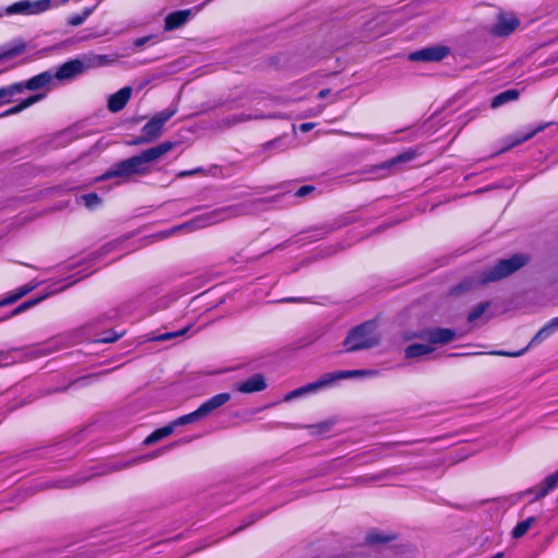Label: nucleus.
I'll list each match as a JSON object with an SVG mask.
<instances>
[{"instance_id":"obj_1","label":"nucleus","mask_w":558,"mask_h":558,"mask_svg":"<svg viewBox=\"0 0 558 558\" xmlns=\"http://www.w3.org/2000/svg\"><path fill=\"white\" fill-rule=\"evenodd\" d=\"M174 147L171 142H163L155 147L142 151L140 155L133 156L113 165L100 179L109 180L112 178L128 179L133 174H147L150 172L149 165L160 159L163 155Z\"/></svg>"},{"instance_id":"obj_2","label":"nucleus","mask_w":558,"mask_h":558,"mask_svg":"<svg viewBox=\"0 0 558 558\" xmlns=\"http://www.w3.org/2000/svg\"><path fill=\"white\" fill-rule=\"evenodd\" d=\"M248 211L250 206L246 204H238L217 208L215 210L199 215L192 219L191 221L171 229L170 231H168V234H171L178 230L193 231L196 229L206 228L218 222L225 221L227 219H230L232 217L245 215Z\"/></svg>"},{"instance_id":"obj_3","label":"nucleus","mask_w":558,"mask_h":558,"mask_svg":"<svg viewBox=\"0 0 558 558\" xmlns=\"http://www.w3.org/2000/svg\"><path fill=\"white\" fill-rule=\"evenodd\" d=\"M376 374L375 371H365V369H356V371H339L333 373L324 374L318 380L306 384L298 389H294L286 395L284 401H291L293 399L316 393L327 387H330L336 381L341 379H348L352 377H366L374 376Z\"/></svg>"},{"instance_id":"obj_4","label":"nucleus","mask_w":558,"mask_h":558,"mask_svg":"<svg viewBox=\"0 0 558 558\" xmlns=\"http://www.w3.org/2000/svg\"><path fill=\"white\" fill-rule=\"evenodd\" d=\"M456 333L449 328H436L421 332L416 337L426 340L428 343H414L409 345L405 351L407 359L421 357L434 351L433 344H444L453 340Z\"/></svg>"},{"instance_id":"obj_5","label":"nucleus","mask_w":558,"mask_h":558,"mask_svg":"<svg viewBox=\"0 0 558 558\" xmlns=\"http://www.w3.org/2000/svg\"><path fill=\"white\" fill-rule=\"evenodd\" d=\"M379 339L376 324L366 322L349 332L343 345L348 352H352L373 348L379 343Z\"/></svg>"},{"instance_id":"obj_6","label":"nucleus","mask_w":558,"mask_h":558,"mask_svg":"<svg viewBox=\"0 0 558 558\" xmlns=\"http://www.w3.org/2000/svg\"><path fill=\"white\" fill-rule=\"evenodd\" d=\"M110 62V58L106 54H96L86 57L83 60L74 59L63 63L56 72H52L53 81H70L85 70L101 66Z\"/></svg>"},{"instance_id":"obj_7","label":"nucleus","mask_w":558,"mask_h":558,"mask_svg":"<svg viewBox=\"0 0 558 558\" xmlns=\"http://www.w3.org/2000/svg\"><path fill=\"white\" fill-rule=\"evenodd\" d=\"M527 263V257L524 254H515L510 258L499 260L494 268L484 272L480 281L482 283L500 280L512 272L520 269Z\"/></svg>"},{"instance_id":"obj_8","label":"nucleus","mask_w":558,"mask_h":558,"mask_svg":"<svg viewBox=\"0 0 558 558\" xmlns=\"http://www.w3.org/2000/svg\"><path fill=\"white\" fill-rule=\"evenodd\" d=\"M175 113V110L173 109H166L159 113H157L154 118H151L142 129V136L137 140H135L134 144H143V143H150L158 138L161 133L163 125L168 120H170L173 114Z\"/></svg>"},{"instance_id":"obj_9","label":"nucleus","mask_w":558,"mask_h":558,"mask_svg":"<svg viewBox=\"0 0 558 558\" xmlns=\"http://www.w3.org/2000/svg\"><path fill=\"white\" fill-rule=\"evenodd\" d=\"M52 0H21L5 9L7 15H33L39 14L50 9Z\"/></svg>"},{"instance_id":"obj_10","label":"nucleus","mask_w":558,"mask_h":558,"mask_svg":"<svg viewBox=\"0 0 558 558\" xmlns=\"http://www.w3.org/2000/svg\"><path fill=\"white\" fill-rule=\"evenodd\" d=\"M519 25L520 21L512 12H499L489 32L494 36L506 37L512 34Z\"/></svg>"},{"instance_id":"obj_11","label":"nucleus","mask_w":558,"mask_h":558,"mask_svg":"<svg viewBox=\"0 0 558 558\" xmlns=\"http://www.w3.org/2000/svg\"><path fill=\"white\" fill-rule=\"evenodd\" d=\"M414 157H415V151L408 150V151H404L387 161L376 165L371 170L372 178H375V179L384 178V177L388 175L389 173H391L392 170L397 166H399L401 163H405L408 161H411L412 159H414Z\"/></svg>"},{"instance_id":"obj_12","label":"nucleus","mask_w":558,"mask_h":558,"mask_svg":"<svg viewBox=\"0 0 558 558\" xmlns=\"http://www.w3.org/2000/svg\"><path fill=\"white\" fill-rule=\"evenodd\" d=\"M450 53L447 46L437 45L423 48L410 53L409 60L423 62H437L444 60Z\"/></svg>"},{"instance_id":"obj_13","label":"nucleus","mask_w":558,"mask_h":558,"mask_svg":"<svg viewBox=\"0 0 558 558\" xmlns=\"http://www.w3.org/2000/svg\"><path fill=\"white\" fill-rule=\"evenodd\" d=\"M204 7V3L193 9L180 10L168 14L165 19V31L170 32L183 26L195 16Z\"/></svg>"},{"instance_id":"obj_14","label":"nucleus","mask_w":558,"mask_h":558,"mask_svg":"<svg viewBox=\"0 0 558 558\" xmlns=\"http://www.w3.org/2000/svg\"><path fill=\"white\" fill-rule=\"evenodd\" d=\"M554 333V331L551 330V328L549 327L548 324H546L544 327H542L537 333L532 338V340L530 341L529 345L522 350H519V351H514V352H510V351H492L489 352V354H493V355H499V356H510V357H518V356H521L523 355L527 350L529 348L531 347H534L536 344H539L541 342H543L545 339H547L549 336H551Z\"/></svg>"},{"instance_id":"obj_15","label":"nucleus","mask_w":558,"mask_h":558,"mask_svg":"<svg viewBox=\"0 0 558 558\" xmlns=\"http://www.w3.org/2000/svg\"><path fill=\"white\" fill-rule=\"evenodd\" d=\"M230 399L231 396L228 392L218 393L208 399L207 401H205L204 403H202L196 411L199 414L201 418H204L208 416L210 413H213L215 410L225 405Z\"/></svg>"},{"instance_id":"obj_16","label":"nucleus","mask_w":558,"mask_h":558,"mask_svg":"<svg viewBox=\"0 0 558 558\" xmlns=\"http://www.w3.org/2000/svg\"><path fill=\"white\" fill-rule=\"evenodd\" d=\"M132 95V88L130 86H125L118 90L117 93L110 95L108 99V109L111 112L121 111L128 101L130 100Z\"/></svg>"},{"instance_id":"obj_17","label":"nucleus","mask_w":558,"mask_h":558,"mask_svg":"<svg viewBox=\"0 0 558 558\" xmlns=\"http://www.w3.org/2000/svg\"><path fill=\"white\" fill-rule=\"evenodd\" d=\"M267 387L265 378L260 374H256L246 380L236 385V390L242 393H253L264 390Z\"/></svg>"},{"instance_id":"obj_18","label":"nucleus","mask_w":558,"mask_h":558,"mask_svg":"<svg viewBox=\"0 0 558 558\" xmlns=\"http://www.w3.org/2000/svg\"><path fill=\"white\" fill-rule=\"evenodd\" d=\"M53 82L52 71H45L38 75L33 76L24 84V89L37 90L49 86Z\"/></svg>"},{"instance_id":"obj_19","label":"nucleus","mask_w":558,"mask_h":558,"mask_svg":"<svg viewBox=\"0 0 558 558\" xmlns=\"http://www.w3.org/2000/svg\"><path fill=\"white\" fill-rule=\"evenodd\" d=\"M548 124H541L538 125L537 128H534L532 129L531 131H527L525 133H521V132H518L515 134H512L511 136H509L507 138V146L504 148V150H507L511 147H514L519 144H522L526 141H529L530 138H532L533 136H535L537 133L542 132L543 130H545V128L547 126Z\"/></svg>"},{"instance_id":"obj_20","label":"nucleus","mask_w":558,"mask_h":558,"mask_svg":"<svg viewBox=\"0 0 558 558\" xmlns=\"http://www.w3.org/2000/svg\"><path fill=\"white\" fill-rule=\"evenodd\" d=\"M81 278L72 280L71 282H69L68 284L63 286L62 288L56 289L54 291L50 292V294L64 290L66 287L72 286L74 282L78 281ZM48 295H49V293L43 295L41 298L29 300V301H26V302L22 303L15 310H13V312L9 315V317H12V316L21 314L22 312H24V311L31 308L32 306L38 304L40 301L46 299Z\"/></svg>"},{"instance_id":"obj_21","label":"nucleus","mask_w":558,"mask_h":558,"mask_svg":"<svg viewBox=\"0 0 558 558\" xmlns=\"http://www.w3.org/2000/svg\"><path fill=\"white\" fill-rule=\"evenodd\" d=\"M36 286H37L36 283H34V284L28 283L24 287L19 288L15 292H11L4 299L0 300V307L16 302L17 300L23 298L25 294H27L28 292L34 290L36 288Z\"/></svg>"},{"instance_id":"obj_22","label":"nucleus","mask_w":558,"mask_h":558,"mask_svg":"<svg viewBox=\"0 0 558 558\" xmlns=\"http://www.w3.org/2000/svg\"><path fill=\"white\" fill-rule=\"evenodd\" d=\"M519 98V92L515 89H508L495 96L492 101L493 108H498L507 102L517 100Z\"/></svg>"},{"instance_id":"obj_23","label":"nucleus","mask_w":558,"mask_h":558,"mask_svg":"<svg viewBox=\"0 0 558 558\" xmlns=\"http://www.w3.org/2000/svg\"><path fill=\"white\" fill-rule=\"evenodd\" d=\"M172 433H173V429L170 426V424H168L161 428L156 429L149 436H147L144 440V445H146V446L153 445V444L170 436Z\"/></svg>"},{"instance_id":"obj_24","label":"nucleus","mask_w":558,"mask_h":558,"mask_svg":"<svg viewBox=\"0 0 558 558\" xmlns=\"http://www.w3.org/2000/svg\"><path fill=\"white\" fill-rule=\"evenodd\" d=\"M43 97H44V95H41V94L29 96L28 98L23 100L21 104L7 110L3 113V116L16 114V113L21 112L22 110H24L25 108L32 106L33 104L39 101L40 99H43Z\"/></svg>"},{"instance_id":"obj_25","label":"nucleus","mask_w":558,"mask_h":558,"mask_svg":"<svg viewBox=\"0 0 558 558\" xmlns=\"http://www.w3.org/2000/svg\"><path fill=\"white\" fill-rule=\"evenodd\" d=\"M23 90V83H16L7 87H2L0 88V100H3V102H8L13 96H15L19 93H22Z\"/></svg>"},{"instance_id":"obj_26","label":"nucleus","mask_w":558,"mask_h":558,"mask_svg":"<svg viewBox=\"0 0 558 558\" xmlns=\"http://www.w3.org/2000/svg\"><path fill=\"white\" fill-rule=\"evenodd\" d=\"M199 420H202V418H201L199 414L197 413V411L195 410V411H193V412H191L189 414H185V415H182V416L175 418L174 421H172L170 423V426L174 430L175 427H178V426H183V425L192 424V423H194L196 421H199Z\"/></svg>"},{"instance_id":"obj_27","label":"nucleus","mask_w":558,"mask_h":558,"mask_svg":"<svg viewBox=\"0 0 558 558\" xmlns=\"http://www.w3.org/2000/svg\"><path fill=\"white\" fill-rule=\"evenodd\" d=\"M77 201L90 210L96 209L101 204V198L96 193L81 195Z\"/></svg>"},{"instance_id":"obj_28","label":"nucleus","mask_w":558,"mask_h":558,"mask_svg":"<svg viewBox=\"0 0 558 558\" xmlns=\"http://www.w3.org/2000/svg\"><path fill=\"white\" fill-rule=\"evenodd\" d=\"M259 118H264V117L263 116H248V114H232L223 121V124L226 126H232L238 123H242V122L250 121L252 119H259Z\"/></svg>"},{"instance_id":"obj_29","label":"nucleus","mask_w":558,"mask_h":558,"mask_svg":"<svg viewBox=\"0 0 558 558\" xmlns=\"http://www.w3.org/2000/svg\"><path fill=\"white\" fill-rule=\"evenodd\" d=\"M534 521V518H527L526 520L519 522L512 531V536L515 538L523 536L531 529Z\"/></svg>"},{"instance_id":"obj_30","label":"nucleus","mask_w":558,"mask_h":558,"mask_svg":"<svg viewBox=\"0 0 558 558\" xmlns=\"http://www.w3.org/2000/svg\"><path fill=\"white\" fill-rule=\"evenodd\" d=\"M488 306H489L488 302H484V303L478 304L476 307H474L470 312V314L468 316V320L470 323H475L477 319H480L484 315V313L486 312Z\"/></svg>"},{"instance_id":"obj_31","label":"nucleus","mask_w":558,"mask_h":558,"mask_svg":"<svg viewBox=\"0 0 558 558\" xmlns=\"http://www.w3.org/2000/svg\"><path fill=\"white\" fill-rule=\"evenodd\" d=\"M189 329H190V326H187L185 328H182V329H180L178 331L165 332V333H161V335H158L157 337H155L154 340H156V341H167V340L173 339L175 337H180V336L185 335Z\"/></svg>"},{"instance_id":"obj_32","label":"nucleus","mask_w":558,"mask_h":558,"mask_svg":"<svg viewBox=\"0 0 558 558\" xmlns=\"http://www.w3.org/2000/svg\"><path fill=\"white\" fill-rule=\"evenodd\" d=\"M542 485L550 493L558 486V471L548 475L543 482Z\"/></svg>"},{"instance_id":"obj_33","label":"nucleus","mask_w":558,"mask_h":558,"mask_svg":"<svg viewBox=\"0 0 558 558\" xmlns=\"http://www.w3.org/2000/svg\"><path fill=\"white\" fill-rule=\"evenodd\" d=\"M529 493L534 494V499L538 500V499L545 497L549 492L541 483L539 485L530 489Z\"/></svg>"},{"instance_id":"obj_34","label":"nucleus","mask_w":558,"mask_h":558,"mask_svg":"<svg viewBox=\"0 0 558 558\" xmlns=\"http://www.w3.org/2000/svg\"><path fill=\"white\" fill-rule=\"evenodd\" d=\"M198 173H202V174H207L208 171L205 170L204 168L202 167H197V168H194L192 170H189V171H181L178 177L179 178H184V177H189V175H194V174H198Z\"/></svg>"},{"instance_id":"obj_35","label":"nucleus","mask_w":558,"mask_h":558,"mask_svg":"<svg viewBox=\"0 0 558 558\" xmlns=\"http://www.w3.org/2000/svg\"><path fill=\"white\" fill-rule=\"evenodd\" d=\"M13 363L10 352L0 351V367L8 366Z\"/></svg>"},{"instance_id":"obj_36","label":"nucleus","mask_w":558,"mask_h":558,"mask_svg":"<svg viewBox=\"0 0 558 558\" xmlns=\"http://www.w3.org/2000/svg\"><path fill=\"white\" fill-rule=\"evenodd\" d=\"M367 539L371 543H385V542L389 541V537L381 536L377 533H371V534H368Z\"/></svg>"},{"instance_id":"obj_37","label":"nucleus","mask_w":558,"mask_h":558,"mask_svg":"<svg viewBox=\"0 0 558 558\" xmlns=\"http://www.w3.org/2000/svg\"><path fill=\"white\" fill-rule=\"evenodd\" d=\"M88 14H89V12H86L83 15H74L70 19L69 22L71 25H74V26L81 25L85 21V19L87 17Z\"/></svg>"},{"instance_id":"obj_38","label":"nucleus","mask_w":558,"mask_h":558,"mask_svg":"<svg viewBox=\"0 0 558 558\" xmlns=\"http://www.w3.org/2000/svg\"><path fill=\"white\" fill-rule=\"evenodd\" d=\"M154 38V36L149 35V36H144V37H140V38H136L133 43L134 47L136 48H141L143 47L145 44H147L149 40H151Z\"/></svg>"},{"instance_id":"obj_39","label":"nucleus","mask_w":558,"mask_h":558,"mask_svg":"<svg viewBox=\"0 0 558 558\" xmlns=\"http://www.w3.org/2000/svg\"><path fill=\"white\" fill-rule=\"evenodd\" d=\"M313 190H314V187H313V186H311V185H303V186H301V187L295 192V195H296L298 197H303V196H305V195L310 194Z\"/></svg>"},{"instance_id":"obj_40","label":"nucleus","mask_w":558,"mask_h":558,"mask_svg":"<svg viewBox=\"0 0 558 558\" xmlns=\"http://www.w3.org/2000/svg\"><path fill=\"white\" fill-rule=\"evenodd\" d=\"M281 146V141L280 140H275V141H271L269 143L266 144L265 148H274V149H277V148H280Z\"/></svg>"},{"instance_id":"obj_41","label":"nucleus","mask_w":558,"mask_h":558,"mask_svg":"<svg viewBox=\"0 0 558 558\" xmlns=\"http://www.w3.org/2000/svg\"><path fill=\"white\" fill-rule=\"evenodd\" d=\"M314 126H315V124H314V123H311V122L302 123V124L300 125V130H301L302 132H308V131H311Z\"/></svg>"},{"instance_id":"obj_42","label":"nucleus","mask_w":558,"mask_h":558,"mask_svg":"<svg viewBox=\"0 0 558 558\" xmlns=\"http://www.w3.org/2000/svg\"><path fill=\"white\" fill-rule=\"evenodd\" d=\"M549 325V327L551 328V330L555 332L556 330H558V316L553 318L549 323H547Z\"/></svg>"},{"instance_id":"obj_43","label":"nucleus","mask_w":558,"mask_h":558,"mask_svg":"<svg viewBox=\"0 0 558 558\" xmlns=\"http://www.w3.org/2000/svg\"><path fill=\"white\" fill-rule=\"evenodd\" d=\"M118 338H119V336L116 335L114 337H110V338L109 337L101 338L99 341L100 342H112V341L117 340Z\"/></svg>"},{"instance_id":"obj_44","label":"nucleus","mask_w":558,"mask_h":558,"mask_svg":"<svg viewBox=\"0 0 558 558\" xmlns=\"http://www.w3.org/2000/svg\"><path fill=\"white\" fill-rule=\"evenodd\" d=\"M329 89H322L319 93H318V97L319 98H325L328 94H329Z\"/></svg>"},{"instance_id":"obj_45","label":"nucleus","mask_w":558,"mask_h":558,"mask_svg":"<svg viewBox=\"0 0 558 558\" xmlns=\"http://www.w3.org/2000/svg\"><path fill=\"white\" fill-rule=\"evenodd\" d=\"M51 352H52V349H51L50 347H47V345H46V347H45V349H44V352H43V353H44V354H49V353H51Z\"/></svg>"},{"instance_id":"obj_46","label":"nucleus","mask_w":558,"mask_h":558,"mask_svg":"<svg viewBox=\"0 0 558 558\" xmlns=\"http://www.w3.org/2000/svg\"><path fill=\"white\" fill-rule=\"evenodd\" d=\"M287 302H296V301H301V299H288L286 300Z\"/></svg>"}]
</instances>
